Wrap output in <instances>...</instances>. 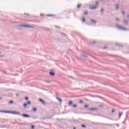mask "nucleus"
I'll use <instances>...</instances> for the list:
<instances>
[{
  "mask_svg": "<svg viewBox=\"0 0 129 129\" xmlns=\"http://www.w3.org/2000/svg\"><path fill=\"white\" fill-rule=\"evenodd\" d=\"M19 26L23 27V28H28L29 29H33V28H34V26L29 25L21 24V25H19Z\"/></svg>",
  "mask_w": 129,
  "mask_h": 129,
  "instance_id": "nucleus-1",
  "label": "nucleus"
},
{
  "mask_svg": "<svg viewBox=\"0 0 129 129\" xmlns=\"http://www.w3.org/2000/svg\"><path fill=\"white\" fill-rule=\"evenodd\" d=\"M116 28L118 29V30H120L121 31H127V29L124 28L123 27L117 25H116Z\"/></svg>",
  "mask_w": 129,
  "mask_h": 129,
  "instance_id": "nucleus-2",
  "label": "nucleus"
},
{
  "mask_svg": "<svg viewBox=\"0 0 129 129\" xmlns=\"http://www.w3.org/2000/svg\"><path fill=\"white\" fill-rule=\"evenodd\" d=\"M10 113H13V114H17L18 115H21V113H20V112H18V111H10Z\"/></svg>",
  "mask_w": 129,
  "mask_h": 129,
  "instance_id": "nucleus-3",
  "label": "nucleus"
},
{
  "mask_svg": "<svg viewBox=\"0 0 129 129\" xmlns=\"http://www.w3.org/2000/svg\"><path fill=\"white\" fill-rule=\"evenodd\" d=\"M0 112H3L4 113H11V111L0 110Z\"/></svg>",
  "mask_w": 129,
  "mask_h": 129,
  "instance_id": "nucleus-4",
  "label": "nucleus"
},
{
  "mask_svg": "<svg viewBox=\"0 0 129 129\" xmlns=\"http://www.w3.org/2000/svg\"><path fill=\"white\" fill-rule=\"evenodd\" d=\"M57 100H58V101H59L60 102V103H62V99H61V98L58 97H56Z\"/></svg>",
  "mask_w": 129,
  "mask_h": 129,
  "instance_id": "nucleus-5",
  "label": "nucleus"
},
{
  "mask_svg": "<svg viewBox=\"0 0 129 129\" xmlns=\"http://www.w3.org/2000/svg\"><path fill=\"white\" fill-rule=\"evenodd\" d=\"M21 115L22 116H24V117H30V115L26 114H23Z\"/></svg>",
  "mask_w": 129,
  "mask_h": 129,
  "instance_id": "nucleus-6",
  "label": "nucleus"
},
{
  "mask_svg": "<svg viewBox=\"0 0 129 129\" xmlns=\"http://www.w3.org/2000/svg\"><path fill=\"white\" fill-rule=\"evenodd\" d=\"M96 9H97V7L96 6L90 7L91 10H95Z\"/></svg>",
  "mask_w": 129,
  "mask_h": 129,
  "instance_id": "nucleus-7",
  "label": "nucleus"
},
{
  "mask_svg": "<svg viewBox=\"0 0 129 129\" xmlns=\"http://www.w3.org/2000/svg\"><path fill=\"white\" fill-rule=\"evenodd\" d=\"M39 101H40V102H41V103H42V104H45V101H44V100H42L41 99H39Z\"/></svg>",
  "mask_w": 129,
  "mask_h": 129,
  "instance_id": "nucleus-8",
  "label": "nucleus"
},
{
  "mask_svg": "<svg viewBox=\"0 0 129 129\" xmlns=\"http://www.w3.org/2000/svg\"><path fill=\"white\" fill-rule=\"evenodd\" d=\"M49 75H50V76H54V75H55V73L52 72H49Z\"/></svg>",
  "mask_w": 129,
  "mask_h": 129,
  "instance_id": "nucleus-9",
  "label": "nucleus"
},
{
  "mask_svg": "<svg viewBox=\"0 0 129 129\" xmlns=\"http://www.w3.org/2000/svg\"><path fill=\"white\" fill-rule=\"evenodd\" d=\"M91 23H93V24H94V25H95V24H96V21H95V20H93L91 19Z\"/></svg>",
  "mask_w": 129,
  "mask_h": 129,
  "instance_id": "nucleus-10",
  "label": "nucleus"
},
{
  "mask_svg": "<svg viewBox=\"0 0 129 129\" xmlns=\"http://www.w3.org/2000/svg\"><path fill=\"white\" fill-rule=\"evenodd\" d=\"M72 103H73V102H72V101H70L69 102V105L70 106H71V105H72Z\"/></svg>",
  "mask_w": 129,
  "mask_h": 129,
  "instance_id": "nucleus-11",
  "label": "nucleus"
},
{
  "mask_svg": "<svg viewBox=\"0 0 129 129\" xmlns=\"http://www.w3.org/2000/svg\"><path fill=\"white\" fill-rule=\"evenodd\" d=\"M119 7V6H118V5H116V6H115V9H116V10H118Z\"/></svg>",
  "mask_w": 129,
  "mask_h": 129,
  "instance_id": "nucleus-12",
  "label": "nucleus"
},
{
  "mask_svg": "<svg viewBox=\"0 0 129 129\" xmlns=\"http://www.w3.org/2000/svg\"><path fill=\"white\" fill-rule=\"evenodd\" d=\"M81 7V5H79L77 6V9H80Z\"/></svg>",
  "mask_w": 129,
  "mask_h": 129,
  "instance_id": "nucleus-13",
  "label": "nucleus"
},
{
  "mask_svg": "<svg viewBox=\"0 0 129 129\" xmlns=\"http://www.w3.org/2000/svg\"><path fill=\"white\" fill-rule=\"evenodd\" d=\"M9 103H10V104H13V103H14V101H9Z\"/></svg>",
  "mask_w": 129,
  "mask_h": 129,
  "instance_id": "nucleus-14",
  "label": "nucleus"
},
{
  "mask_svg": "<svg viewBox=\"0 0 129 129\" xmlns=\"http://www.w3.org/2000/svg\"><path fill=\"white\" fill-rule=\"evenodd\" d=\"M122 115V112L119 113V116H121Z\"/></svg>",
  "mask_w": 129,
  "mask_h": 129,
  "instance_id": "nucleus-15",
  "label": "nucleus"
},
{
  "mask_svg": "<svg viewBox=\"0 0 129 129\" xmlns=\"http://www.w3.org/2000/svg\"><path fill=\"white\" fill-rule=\"evenodd\" d=\"M47 17H54V16L52 15H47Z\"/></svg>",
  "mask_w": 129,
  "mask_h": 129,
  "instance_id": "nucleus-16",
  "label": "nucleus"
},
{
  "mask_svg": "<svg viewBox=\"0 0 129 129\" xmlns=\"http://www.w3.org/2000/svg\"><path fill=\"white\" fill-rule=\"evenodd\" d=\"M116 46H117L118 47H121V46L119 45L118 43H116L115 44Z\"/></svg>",
  "mask_w": 129,
  "mask_h": 129,
  "instance_id": "nucleus-17",
  "label": "nucleus"
},
{
  "mask_svg": "<svg viewBox=\"0 0 129 129\" xmlns=\"http://www.w3.org/2000/svg\"><path fill=\"white\" fill-rule=\"evenodd\" d=\"M33 111H37V108H33Z\"/></svg>",
  "mask_w": 129,
  "mask_h": 129,
  "instance_id": "nucleus-18",
  "label": "nucleus"
},
{
  "mask_svg": "<svg viewBox=\"0 0 129 129\" xmlns=\"http://www.w3.org/2000/svg\"><path fill=\"white\" fill-rule=\"evenodd\" d=\"M123 22H124V24H127V23H128L127 21H126V20H123Z\"/></svg>",
  "mask_w": 129,
  "mask_h": 129,
  "instance_id": "nucleus-19",
  "label": "nucleus"
},
{
  "mask_svg": "<svg viewBox=\"0 0 129 129\" xmlns=\"http://www.w3.org/2000/svg\"><path fill=\"white\" fill-rule=\"evenodd\" d=\"M84 107H85L86 108H87V107H88V105L87 104L85 105Z\"/></svg>",
  "mask_w": 129,
  "mask_h": 129,
  "instance_id": "nucleus-20",
  "label": "nucleus"
},
{
  "mask_svg": "<svg viewBox=\"0 0 129 129\" xmlns=\"http://www.w3.org/2000/svg\"><path fill=\"white\" fill-rule=\"evenodd\" d=\"M81 126L82 127H86V126L84 124H82Z\"/></svg>",
  "mask_w": 129,
  "mask_h": 129,
  "instance_id": "nucleus-21",
  "label": "nucleus"
},
{
  "mask_svg": "<svg viewBox=\"0 0 129 129\" xmlns=\"http://www.w3.org/2000/svg\"><path fill=\"white\" fill-rule=\"evenodd\" d=\"M115 20L117 21V22H119V19L118 18H115Z\"/></svg>",
  "mask_w": 129,
  "mask_h": 129,
  "instance_id": "nucleus-22",
  "label": "nucleus"
},
{
  "mask_svg": "<svg viewBox=\"0 0 129 129\" xmlns=\"http://www.w3.org/2000/svg\"><path fill=\"white\" fill-rule=\"evenodd\" d=\"M23 106H24V107H26L27 106V103H24V104H23Z\"/></svg>",
  "mask_w": 129,
  "mask_h": 129,
  "instance_id": "nucleus-23",
  "label": "nucleus"
},
{
  "mask_svg": "<svg viewBox=\"0 0 129 129\" xmlns=\"http://www.w3.org/2000/svg\"><path fill=\"white\" fill-rule=\"evenodd\" d=\"M79 102V103H83V101L80 100Z\"/></svg>",
  "mask_w": 129,
  "mask_h": 129,
  "instance_id": "nucleus-24",
  "label": "nucleus"
},
{
  "mask_svg": "<svg viewBox=\"0 0 129 129\" xmlns=\"http://www.w3.org/2000/svg\"><path fill=\"white\" fill-rule=\"evenodd\" d=\"M82 21H83V22H85L86 20H85V18H84V17L83 18Z\"/></svg>",
  "mask_w": 129,
  "mask_h": 129,
  "instance_id": "nucleus-25",
  "label": "nucleus"
},
{
  "mask_svg": "<svg viewBox=\"0 0 129 129\" xmlns=\"http://www.w3.org/2000/svg\"><path fill=\"white\" fill-rule=\"evenodd\" d=\"M31 128H33V129L35 128V126H34L33 125H31Z\"/></svg>",
  "mask_w": 129,
  "mask_h": 129,
  "instance_id": "nucleus-26",
  "label": "nucleus"
},
{
  "mask_svg": "<svg viewBox=\"0 0 129 129\" xmlns=\"http://www.w3.org/2000/svg\"><path fill=\"white\" fill-rule=\"evenodd\" d=\"M25 99L26 100H29V98H28L27 97H25Z\"/></svg>",
  "mask_w": 129,
  "mask_h": 129,
  "instance_id": "nucleus-27",
  "label": "nucleus"
},
{
  "mask_svg": "<svg viewBox=\"0 0 129 129\" xmlns=\"http://www.w3.org/2000/svg\"><path fill=\"white\" fill-rule=\"evenodd\" d=\"M87 14H88L87 12H86L85 13H84V15H87Z\"/></svg>",
  "mask_w": 129,
  "mask_h": 129,
  "instance_id": "nucleus-28",
  "label": "nucleus"
},
{
  "mask_svg": "<svg viewBox=\"0 0 129 129\" xmlns=\"http://www.w3.org/2000/svg\"><path fill=\"white\" fill-rule=\"evenodd\" d=\"M90 110H95V108H91Z\"/></svg>",
  "mask_w": 129,
  "mask_h": 129,
  "instance_id": "nucleus-29",
  "label": "nucleus"
},
{
  "mask_svg": "<svg viewBox=\"0 0 129 129\" xmlns=\"http://www.w3.org/2000/svg\"><path fill=\"white\" fill-rule=\"evenodd\" d=\"M27 104H31V102L28 101V102H27Z\"/></svg>",
  "mask_w": 129,
  "mask_h": 129,
  "instance_id": "nucleus-30",
  "label": "nucleus"
},
{
  "mask_svg": "<svg viewBox=\"0 0 129 129\" xmlns=\"http://www.w3.org/2000/svg\"><path fill=\"white\" fill-rule=\"evenodd\" d=\"M73 107H76L77 106L76 105H73Z\"/></svg>",
  "mask_w": 129,
  "mask_h": 129,
  "instance_id": "nucleus-31",
  "label": "nucleus"
},
{
  "mask_svg": "<svg viewBox=\"0 0 129 129\" xmlns=\"http://www.w3.org/2000/svg\"><path fill=\"white\" fill-rule=\"evenodd\" d=\"M55 28H56L57 29H60V27L58 26H56Z\"/></svg>",
  "mask_w": 129,
  "mask_h": 129,
  "instance_id": "nucleus-32",
  "label": "nucleus"
},
{
  "mask_svg": "<svg viewBox=\"0 0 129 129\" xmlns=\"http://www.w3.org/2000/svg\"><path fill=\"white\" fill-rule=\"evenodd\" d=\"M82 56H83V57H85V58H86V55H82Z\"/></svg>",
  "mask_w": 129,
  "mask_h": 129,
  "instance_id": "nucleus-33",
  "label": "nucleus"
},
{
  "mask_svg": "<svg viewBox=\"0 0 129 129\" xmlns=\"http://www.w3.org/2000/svg\"><path fill=\"white\" fill-rule=\"evenodd\" d=\"M111 112L113 113V112H114V109L112 110Z\"/></svg>",
  "mask_w": 129,
  "mask_h": 129,
  "instance_id": "nucleus-34",
  "label": "nucleus"
},
{
  "mask_svg": "<svg viewBox=\"0 0 129 129\" xmlns=\"http://www.w3.org/2000/svg\"><path fill=\"white\" fill-rule=\"evenodd\" d=\"M122 15H125V13H124V12H122Z\"/></svg>",
  "mask_w": 129,
  "mask_h": 129,
  "instance_id": "nucleus-35",
  "label": "nucleus"
},
{
  "mask_svg": "<svg viewBox=\"0 0 129 129\" xmlns=\"http://www.w3.org/2000/svg\"><path fill=\"white\" fill-rule=\"evenodd\" d=\"M101 11L103 12V9H101Z\"/></svg>",
  "mask_w": 129,
  "mask_h": 129,
  "instance_id": "nucleus-36",
  "label": "nucleus"
},
{
  "mask_svg": "<svg viewBox=\"0 0 129 129\" xmlns=\"http://www.w3.org/2000/svg\"><path fill=\"white\" fill-rule=\"evenodd\" d=\"M96 5H98V2H96Z\"/></svg>",
  "mask_w": 129,
  "mask_h": 129,
  "instance_id": "nucleus-37",
  "label": "nucleus"
},
{
  "mask_svg": "<svg viewBox=\"0 0 129 129\" xmlns=\"http://www.w3.org/2000/svg\"><path fill=\"white\" fill-rule=\"evenodd\" d=\"M16 96H19L18 94H16Z\"/></svg>",
  "mask_w": 129,
  "mask_h": 129,
  "instance_id": "nucleus-38",
  "label": "nucleus"
},
{
  "mask_svg": "<svg viewBox=\"0 0 129 129\" xmlns=\"http://www.w3.org/2000/svg\"><path fill=\"white\" fill-rule=\"evenodd\" d=\"M127 18H129V15H127Z\"/></svg>",
  "mask_w": 129,
  "mask_h": 129,
  "instance_id": "nucleus-39",
  "label": "nucleus"
},
{
  "mask_svg": "<svg viewBox=\"0 0 129 129\" xmlns=\"http://www.w3.org/2000/svg\"><path fill=\"white\" fill-rule=\"evenodd\" d=\"M73 129H76V127H73Z\"/></svg>",
  "mask_w": 129,
  "mask_h": 129,
  "instance_id": "nucleus-40",
  "label": "nucleus"
},
{
  "mask_svg": "<svg viewBox=\"0 0 129 129\" xmlns=\"http://www.w3.org/2000/svg\"><path fill=\"white\" fill-rule=\"evenodd\" d=\"M103 49H105V47H103Z\"/></svg>",
  "mask_w": 129,
  "mask_h": 129,
  "instance_id": "nucleus-41",
  "label": "nucleus"
},
{
  "mask_svg": "<svg viewBox=\"0 0 129 129\" xmlns=\"http://www.w3.org/2000/svg\"><path fill=\"white\" fill-rule=\"evenodd\" d=\"M93 44H94V43H95V42H93Z\"/></svg>",
  "mask_w": 129,
  "mask_h": 129,
  "instance_id": "nucleus-42",
  "label": "nucleus"
},
{
  "mask_svg": "<svg viewBox=\"0 0 129 129\" xmlns=\"http://www.w3.org/2000/svg\"><path fill=\"white\" fill-rule=\"evenodd\" d=\"M0 99H2V97H0Z\"/></svg>",
  "mask_w": 129,
  "mask_h": 129,
  "instance_id": "nucleus-43",
  "label": "nucleus"
},
{
  "mask_svg": "<svg viewBox=\"0 0 129 129\" xmlns=\"http://www.w3.org/2000/svg\"><path fill=\"white\" fill-rule=\"evenodd\" d=\"M47 83H49V82H47Z\"/></svg>",
  "mask_w": 129,
  "mask_h": 129,
  "instance_id": "nucleus-44",
  "label": "nucleus"
},
{
  "mask_svg": "<svg viewBox=\"0 0 129 129\" xmlns=\"http://www.w3.org/2000/svg\"><path fill=\"white\" fill-rule=\"evenodd\" d=\"M117 126H118V125H117Z\"/></svg>",
  "mask_w": 129,
  "mask_h": 129,
  "instance_id": "nucleus-45",
  "label": "nucleus"
}]
</instances>
